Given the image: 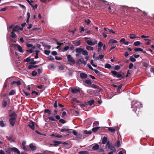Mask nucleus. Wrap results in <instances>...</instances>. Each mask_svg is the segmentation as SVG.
<instances>
[{
    "mask_svg": "<svg viewBox=\"0 0 154 154\" xmlns=\"http://www.w3.org/2000/svg\"><path fill=\"white\" fill-rule=\"evenodd\" d=\"M131 105L133 111L138 116L139 114V112H140V108L143 107L142 104L140 102L134 100L131 102Z\"/></svg>",
    "mask_w": 154,
    "mask_h": 154,
    "instance_id": "1",
    "label": "nucleus"
},
{
    "mask_svg": "<svg viewBox=\"0 0 154 154\" xmlns=\"http://www.w3.org/2000/svg\"><path fill=\"white\" fill-rule=\"evenodd\" d=\"M111 72L112 74V75L117 78H119V80H120L123 79L125 76V74L124 72H118L115 70H112Z\"/></svg>",
    "mask_w": 154,
    "mask_h": 154,
    "instance_id": "2",
    "label": "nucleus"
},
{
    "mask_svg": "<svg viewBox=\"0 0 154 154\" xmlns=\"http://www.w3.org/2000/svg\"><path fill=\"white\" fill-rule=\"evenodd\" d=\"M10 118L8 120L9 122L10 125L13 127L14 126L17 117V114L14 113L10 115Z\"/></svg>",
    "mask_w": 154,
    "mask_h": 154,
    "instance_id": "3",
    "label": "nucleus"
},
{
    "mask_svg": "<svg viewBox=\"0 0 154 154\" xmlns=\"http://www.w3.org/2000/svg\"><path fill=\"white\" fill-rule=\"evenodd\" d=\"M12 152H14L17 154H20V151L16 147L8 148L5 151V152L8 154H11Z\"/></svg>",
    "mask_w": 154,
    "mask_h": 154,
    "instance_id": "4",
    "label": "nucleus"
},
{
    "mask_svg": "<svg viewBox=\"0 0 154 154\" xmlns=\"http://www.w3.org/2000/svg\"><path fill=\"white\" fill-rule=\"evenodd\" d=\"M106 146L108 149H109L110 150L112 151L116 152V150L115 148V146H112V143L108 141L107 142V143L106 145Z\"/></svg>",
    "mask_w": 154,
    "mask_h": 154,
    "instance_id": "5",
    "label": "nucleus"
},
{
    "mask_svg": "<svg viewBox=\"0 0 154 154\" xmlns=\"http://www.w3.org/2000/svg\"><path fill=\"white\" fill-rule=\"evenodd\" d=\"M67 59L68 62H70L71 63L70 65H72L74 64L75 63V61L73 58L70 55H67Z\"/></svg>",
    "mask_w": 154,
    "mask_h": 154,
    "instance_id": "6",
    "label": "nucleus"
},
{
    "mask_svg": "<svg viewBox=\"0 0 154 154\" xmlns=\"http://www.w3.org/2000/svg\"><path fill=\"white\" fill-rule=\"evenodd\" d=\"M77 61L78 63L79 64H83L84 65H85L87 63L86 61H85L84 59L82 58L78 59Z\"/></svg>",
    "mask_w": 154,
    "mask_h": 154,
    "instance_id": "7",
    "label": "nucleus"
},
{
    "mask_svg": "<svg viewBox=\"0 0 154 154\" xmlns=\"http://www.w3.org/2000/svg\"><path fill=\"white\" fill-rule=\"evenodd\" d=\"M87 92L89 94L92 95H94L95 94L94 91L91 89H88L87 90Z\"/></svg>",
    "mask_w": 154,
    "mask_h": 154,
    "instance_id": "8",
    "label": "nucleus"
},
{
    "mask_svg": "<svg viewBox=\"0 0 154 154\" xmlns=\"http://www.w3.org/2000/svg\"><path fill=\"white\" fill-rule=\"evenodd\" d=\"M90 87H91L92 88H93L95 89H99L98 91L99 92H100V91L102 90L101 88H100L99 86H98L97 85H95L94 84H92L90 86Z\"/></svg>",
    "mask_w": 154,
    "mask_h": 154,
    "instance_id": "9",
    "label": "nucleus"
},
{
    "mask_svg": "<svg viewBox=\"0 0 154 154\" xmlns=\"http://www.w3.org/2000/svg\"><path fill=\"white\" fill-rule=\"evenodd\" d=\"M101 128L100 130H104V128L103 127H95L93 128L92 129V131L94 132H95L97 131L99 129Z\"/></svg>",
    "mask_w": 154,
    "mask_h": 154,
    "instance_id": "10",
    "label": "nucleus"
},
{
    "mask_svg": "<svg viewBox=\"0 0 154 154\" xmlns=\"http://www.w3.org/2000/svg\"><path fill=\"white\" fill-rule=\"evenodd\" d=\"M31 124H29L28 126L32 130L34 129L35 123L32 121H31Z\"/></svg>",
    "mask_w": 154,
    "mask_h": 154,
    "instance_id": "11",
    "label": "nucleus"
},
{
    "mask_svg": "<svg viewBox=\"0 0 154 154\" xmlns=\"http://www.w3.org/2000/svg\"><path fill=\"white\" fill-rule=\"evenodd\" d=\"M53 142L54 143V146H58L59 144H61L62 143V141H58L56 140H54Z\"/></svg>",
    "mask_w": 154,
    "mask_h": 154,
    "instance_id": "12",
    "label": "nucleus"
},
{
    "mask_svg": "<svg viewBox=\"0 0 154 154\" xmlns=\"http://www.w3.org/2000/svg\"><path fill=\"white\" fill-rule=\"evenodd\" d=\"M48 119H49V120H51L52 121H55V122L57 121V120L55 119L52 116L48 117L47 118H45V121L46 122H47L48 121Z\"/></svg>",
    "mask_w": 154,
    "mask_h": 154,
    "instance_id": "13",
    "label": "nucleus"
},
{
    "mask_svg": "<svg viewBox=\"0 0 154 154\" xmlns=\"http://www.w3.org/2000/svg\"><path fill=\"white\" fill-rule=\"evenodd\" d=\"M80 77L82 79H85L87 78L88 75L87 74L83 72L80 74Z\"/></svg>",
    "mask_w": 154,
    "mask_h": 154,
    "instance_id": "14",
    "label": "nucleus"
},
{
    "mask_svg": "<svg viewBox=\"0 0 154 154\" xmlns=\"http://www.w3.org/2000/svg\"><path fill=\"white\" fill-rule=\"evenodd\" d=\"M26 144V143L25 141H23L22 143V145L23 146V149L25 151H29V149H27L26 147L25 146V145Z\"/></svg>",
    "mask_w": 154,
    "mask_h": 154,
    "instance_id": "15",
    "label": "nucleus"
},
{
    "mask_svg": "<svg viewBox=\"0 0 154 154\" xmlns=\"http://www.w3.org/2000/svg\"><path fill=\"white\" fill-rule=\"evenodd\" d=\"M72 43L75 46H78L81 45V42L80 40H79L78 41H75L73 42Z\"/></svg>",
    "mask_w": 154,
    "mask_h": 154,
    "instance_id": "16",
    "label": "nucleus"
},
{
    "mask_svg": "<svg viewBox=\"0 0 154 154\" xmlns=\"http://www.w3.org/2000/svg\"><path fill=\"white\" fill-rule=\"evenodd\" d=\"M8 103L5 99H4L2 101V107L3 108H5L7 105Z\"/></svg>",
    "mask_w": 154,
    "mask_h": 154,
    "instance_id": "17",
    "label": "nucleus"
},
{
    "mask_svg": "<svg viewBox=\"0 0 154 154\" xmlns=\"http://www.w3.org/2000/svg\"><path fill=\"white\" fill-rule=\"evenodd\" d=\"M29 146L30 148L31 149L32 151H34L36 149V147L34 146L32 143H30L29 145Z\"/></svg>",
    "mask_w": 154,
    "mask_h": 154,
    "instance_id": "18",
    "label": "nucleus"
},
{
    "mask_svg": "<svg viewBox=\"0 0 154 154\" xmlns=\"http://www.w3.org/2000/svg\"><path fill=\"white\" fill-rule=\"evenodd\" d=\"M79 88L78 89H73L71 90L72 92V93L73 94H76L79 92L80 91L79 89Z\"/></svg>",
    "mask_w": 154,
    "mask_h": 154,
    "instance_id": "19",
    "label": "nucleus"
},
{
    "mask_svg": "<svg viewBox=\"0 0 154 154\" xmlns=\"http://www.w3.org/2000/svg\"><path fill=\"white\" fill-rule=\"evenodd\" d=\"M86 42L88 45L91 46L94 45L97 43V42L94 43L90 40H86Z\"/></svg>",
    "mask_w": 154,
    "mask_h": 154,
    "instance_id": "20",
    "label": "nucleus"
},
{
    "mask_svg": "<svg viewBox=\"0 0 154 154\" xmlns=\"http://www.w3.org/2000/svg\"><path fill=\"white\" fill-rule=\"evenodd\" d=\"M94 100H91L88 101V102L86 103V105L91 106L94 104Z\"/></svg>",
    "mask_w": 154,
    "mask_h": 154,
    "instance_id": "21",
    "label": "nucleus"
},
{
    "mask_svg": "<svg viewBox=\"0 0 154 154\" xmlns=\"http://www.w3.org/2000/svg\"><path fill=\"white\" fill-rule=\"evenodd\" d=\"M99 147V146L98 144H95L92 147V149L93 150H98Z\"/></svg>",
    "mask_w": 154,
    "mask_h": 154,
    "instance_id": "22",
    "label": "nucleus"
},
{
    "mask_svg": "<svg viewBox=\"0 0 154 154\" xmlns=\"http://www.w3.org/2000/svg\"><path fill=\"white\" fill-rule=\"evenodd\" d=\"M83 51V49L80 48H76L75 49V52L77 53H80L82 52Z\"/></svg>",
    "mask_w": 154,
    "mask_h": 154,
    "instance_id": "23",
    "label": "nucleus"
},
{
    "mask_svg": "<svg viewBox=\"0 0 154 154\" xmlns=\"http://www.w3.org/2000/svg\"><path fill=\"white\" fill-rule=\"evenodd\" d=\"M17 48L18 51L20 53H23V51L22 50V47L18 44H17V45L16 46V48Z\"/></svg>",
    "mask_w": 154,
    "mask_h": 154,
    "instance_id": "24",
    "label": "nucleus"
},
{
    "mask_svg": "<svg viewBox=\"0 0 154 154\" xmlns=\"http://www.w3.org/2000/svg\"><path fill=\"white\" fill-rule=\"evenodd\" d=\"M107 137H104L102 139V143L103 144H106V142H107Z\"/></svg>",
    "mask_w": 154,
    "mask_h": 154,
    "instance_id": "25",
    "label": "nucleus"
},
{
    "mask_svg": "<svg viewBox=\"0 0 154 154\" xmlns=\"http://www.w3.org/2000/svg\"><path fill=\"white\" fill-rule=\"evenodd\" d=\"M85 82L86 84L90 86L91 85V84L92 83V82L91 80L90 79L86 80Z\"/></svg>",
    "mask_w": 154,
    "mask_h": 154,
    "instance_id": "26",
    "label": "nucleus"
},
{
    "mask_svg": "<svg viewBox=\"0 0 154 154\" xmlns=\"http://www.w3.org/2000/svg\"><path fill=\"white\" fill-rule=\"evenodd\" d=\"M44 112L45 113H48L49 115H51L52 114V111L48 109H45L44 110Z\"/></svg>",
    "mask_w": 154,
    "mask_h": 154,
    "instance_id": "27",
    "label": "nucleus"
},
{
    "mask_svg": "<svg viewBox=\"0 0 154 154\" xmlns=\"http://www.w3.org/2000/svg\"><path fill=\"white\" fill-rule=\"evenodd\" d=\"M19 26L17 25L15 26L13 29L12 31L14 32H16L18 31L19 30Z\"/></svg>",
    "mask_w": 154,
    "mask_h": 154,
    "instance_id": "28",
    "label": "nucleus"
},
{
    "mask_svg": "<svg viewBox=\"0 0 154 154\" xmlns=\"http://www.w3.org/2000/svg\"><path fill=\"white\" fill-rule=\"evenodd\" d=\"M117 43L118 41L117 40H115L113 39H111L109 40V42H108V43H112V44H113V43Z\"/></svg>",
    "mask_w": 154,
    "mask_h": 154,
    "instance_id": "29",
    "label": "nucleus"
},
{
    "mask_svg": "<svg viewBox=\"0 0 154 154\" xmlns=\"http://www.w3.org/2000/svg\"><path fill=\"white\" fill-rule=\"evenodd\" d=\"M79 154H90L89 152L86 151H81L79 152Z\"/></svg>",
    "mask_w": 154,
    "mask_h": 154,
    "instance_id": "30",
    "label": "nucleus"
},
{
    "mask_svg": "<svg viewBox=\"0 0 154 154\" xmlns=\"http://www.w3.org/2000/svg\"><path fill=\"white\" fill-rule=\"evenodd\" d=\"M94 72L99 76H102V75L101 73V72L98 71L97 70L94 69Z\"/></svg>",
    "mask_w": 154,
    "mask_h": 154,
    "instance_id": "31",
    "label": "nucleus"
},
{
    "mask_svg": "<svg viewBox=\"0 0 154 154\" xmlns=\"http://www.w3.org/2000/svg\"><path fill=\"white\" fill-rule=\"evenodd\" d=\"M38 66H39L38 65H30L28 66V68L29 69H31L33 68H36V67H38Z\"/></svg>",
    "mask_w": 154,
    "mask_h": 154,
    "instance_id": "32",
    "label": "nucleus"
},
{
    "mask_svg": "<svg viewBox=\"0 0 154 154\" xmlns=\"http://www.w3.org/2000/svg\"><path fill=\"white\" fill-rule=\"evenodd\" d=\"M120 142L119 140H117L116 142V143L115 144V146H116L118 148H119L120 146Z\"/></svg>",
    "mask_w": 154,
    "mask_h": 154,
    "instance_id": "33",
    "label": "nucleus"
},
{
    "mask_svg": "<svg viewBox=\"0 0 154 154\" xmlns=\"http://www.w3.org/2000/svg\"><path fill=\"white\" fill-rule=\"evenodd\" d=\"M11 36L12 38H15L17 37V35L14 33V32L12 31Z\"/></svg>",
    "mask_w": 154,
    "mask_h": 154,
    "instance_id": "34",
    "label": "nucleus"
},
{
    "mask_svg": "<svg viewBox=\"0 0 154 154\" xmlns=\"http://www.w3.org/2000/svg\"><path fill=\"white\" fill-rule=\"evenodd\" d=\"M134 50L135 52L143 51V50L141 48H135L134 49Z\"/></svg>",
    "mask_w": 154,
    "mask_h": 154,
    "instance_id": "35",
    "label": "nucleus"
},
{
    "mask_svg": "<svg viewBox=\"0 0 154 154\" xmlns=\"http://www.w3.org/2000/svg\"><path fill=\"white\" fill-rule=\"evenodd\" d=\"M130 36H129V38L131 39H133L136 38H139L138 37H135V36L136 35L135 34H130Z\"/></svg>",
    "mask_w": 154,
    "mask_h": 154,
    "instance_id": "36",
    "label": "nucleus"
},
{
    "mask_svg": "<svg viewBox=\"0 0 154 154\" xmlns=\"http://www.w3.org/2000/svg\"><path fill=\"white\" fill-rule=\"evenodd\" d=\"M84 134H91L92 133L91 131H88L86 130H84Z\"/></svg>",
    "mask_w": 154,
    "mask_h": 154,
    "instance_id": "37",
    "label": "nucleus"
},
{
    "mask_svg": "<svg viewBox=\"0 0 154 154\" xmlns=\"http://www.w3.org/2000/svg\"><path fill=\"white\" fill-rule=\"evenodd\" d=\"M86 49L88 50H94V48L93 47H91L89 46H87L86 47Z\"/></svg>",
    "mask_w": 154,
    "mask_h": 154,
    "instance_id": "38",
    "label": "nucleus"
},
{
    "mask_svg": "<svg viewBox=\"0 0 154 154\" xmlns=\"http://www.w3.org/2000/svg\"><path fill=\"white\" fill-rule=\"evenodd\" d=\"M8 113L9 115V116L10 117V115L13 114L14 113L16 114L14 112H13L12 110H10L8 111Z\"/></svg>",
    "mask_w": 154,
    "mask_h": 154,
    "instance_id": "39",
    "label": "nucleus"
},
{
    "mask_svg": "<svg viewBox=\"0 0 154 154\" xmlns=\"http://www.w3.org/2000/svg\"><path fill=\"white\" fill-rule=\"evenodd\" d=\"M141 44V43L139 41H136L134 43V45L135 46H137Z\"/></svg>",
    "mask_w": 154,
    "mask_h": 154,
    "instance_id": "40",
    "label": "nucleus"
},
{
    "mask_svg": "<svg viewBox=\"0 0 154 154\" xmlns=\"http://www.w3.org/2000/svg\"><path fill=\"white\" fill-rule=\"evenodd\" d=\"M108 129L109 131L113 133H114L116 131V129L115 128H111L110 127H108Z\"/></svg>",
    "mask_w": 154,
    "mask_h": 154,
    "instance_id": "41",
    "label": "nucleus"
},
{
    "mask_svg": "<svg viewBox=\"0 0 154 154\" xmlns=\"http://www.w3.org/2000/svg\"><path fill=\"white\" fill-rule=\"evenodd\" d=\"M111 67V65L109 64L106 63L105 64V67L108 69H110Z\"/></svg>",
    "mask_w": 154,
    "mask_h": 154,
    "instance_id": "42",
    "label": "nucleus"
},
{
    "mask_svg": "<svg viewBox=\"0 0 154 154\" xmlns=\"http://www.w3.org/2000/svg\"><path fill=\"white\" fill-rule=\"evenodd\" d=\"M129 60L132 62H134L136 61V59L135 58L133 57L132 56L130 57Z\"/></svg>",
    "mask_w": 154,
    "mask_h": 154,
    "instance_id": "43",
    "label": "nucleus"
},
{
    "mask_svg": "<svg viewBox=\"0 0 154 154\" xmlns=\"http://www.w3.org/2000/svg\"><path fill=\"white\" fill-rule=\"evenodd\" d=\"M13 135L12 134H10L9 137H7V138L9 140H12L13 142L14 141V140H12Z\"/></svg>",
    "mask_w": 154,
    "mask_h": 154,
    "instance_id": "44",
    "label": "nucleus"
},
{
    "mask_svg": "<svg viewBox=\"0 0 154 154\" xmlns=\"http://www.w3.org/2000/svg\"><path fill=\"white\" fill-rule=\"evenodd\" d=\"M31 61L30 57H29L26 59L24 60V62H29Z\"/></svg>",
    "mask_w": 154,
    "mask_h": 154,
    "instance_id": "45",
    "label": "nucleus"
},
{
    "mask_svg": "<svg viewBox=\"0 0 154 154\" xmlns=\"http://www.w3.org/2000/svg\"><path fill=\"white\" fill-rule=\"evenodd\" d=\"M26 46L28 48H30V47H32V49H34L35 48V47L34 46L32 47L33 45L32 44H26Z\"/></svg>",
    "mask_w": 154,
    "mask_h": 154,
    "instance_id": "46",
    "label": "nucleus"
},
{
    "mask_svg": "<svg viewBox=\"0 0 154 154\" xmlns=\"http://www.w3.org/2000/svg\"><path fill=\"white\" fill-rule=\"evenodd\" d=\"M15 93V91L14 90H12L9 93V95H12L14 94Z\"/></svg>",
    "mask_w": 154,
    "mask_h": 154,
    "instance_id": "47",
    "label": "nucleus"
},
{
    "mask_svg": "<svg viewBox=\"0 0 154 154\" xmlns=\"http://www.w3.org/2000/svg\"><path fill=\"white\" fill-rule=\"evenodd\" d=\"M99 125V122L97 121H95L93 124V127L98 125Z\"/></svg>",
    "mask_w": 154,
    "mask_h": 154,
    "instance_id": "48",
    "label": "nucleus"
},
{
    "mask_svg": "<svg viewBox=\"0 0 154 154\" xmlns=\"http://www.w3.org/2000/svg\"><path fill=\"white\" fill-rule=\"evenodd\" d=\"M84 48L83 49V51H82V54L83 55H86L88 54V51L86 50H84Z\"/></svg>",
    "mask_w": 154,
    "mask_h": 154,
    "instance_id": "49",
    "label": "nucleus"
},
{
    "mask_svg": "<svg viewBox=\"0 0 154 154\" xmlns=\"http://www.w3.org/2000/svg\"><path fill=\"white\" fill-rule=\"evenodd\" d=\"M31 74L32 76H35L37 74V72L35 70H34L32 72Z\"/></svg>",
    "mask_w": 154,
    "mask_h": 154,
    "instance_id": "50",
    "label": "nucleus"
},
{
    "mask_svg": "<svg viewBox=\"0 0 154 154\" xmlns=\"http://www.w3.org/2000/svg\"><path fill=\"white\" fill-rule=\"evenodd\" d=\"M149 62L148 63L144 62H143V65L144 67H147L148 66Z\"/></svg>",
    "mask_w": 154,
    "mask_h": 154,
    "instance_id": "51",
    "label": "nucleus"
},
{
    "mask_svg": "<svg viewBox=\"0 0 154 154\" xmlns=\"http://www.w3.org/2000/svg\"><path fill=\"white\" fill-rule=\"evenodd\" d=\"M104 57V55H100L98 57H97L96 58V60L99 59H103V58Z\"/></svg>",
    "mask_w": 154,
    "mask_h": 154,
    "instance_id": "52",
    "label": "nucleus"
},
{
    "mask_svg": "<svg viewBox=\"0 0 154 154\" xmlns=\"http://www.w3.org/2000/svg\"><path fill=\"white\" fill-rule=\"evenodd\" d=\"M85 22L88 25L90 23L91 21L89 19H87L85 20Z\"/></svg>",
    "mask_w": 154,
    "mask_h": 154,
    "instance_id": "53",
    "label": "nucleus"
},
{
    "mask_svg": "<svg viewBox=\"0 0 154 154\" xmlns=\"http://www.w3.org/2000/svg\"><path fill=\"white\" fill-rule=\"evenodd\" d=\"M5 126V125L4 124L2 120L0 121V126L2 127H4Z\"/></svg>",
    "mask_w": 154,
    "mask_h": 154,
    "instance_id": "54",
    "label": "nucleus"
},
{
    "mask_svg": "<svg viewBox=\"0 0 154 154\" xmlns=\"http://www.w3.org/2000/svg\"><path fill=\"white\" fill-rule=\"evenodd\" d=\"M23 92L26 96H28L30 95V93L25 91L24 90H23L22 91Z\"/></svg>",
    "mask_w": 154,
    "mask_h": 154,
    "instance_id": "55",
    "label": "nucleus"
},
{
    "mask_svg": "<svg viewBox=\"0 0 154 154\" xmlns=\"http://www.w3.org/2000/svg\"><path fill=\"white\" fill-rule=\"evenodd\" d=\"M72 101L78 103H80L81 102L80 101L78 100L76 98H74L72 99Z\"/></svg>",
    "mask_w": 154,
    "mask_h": 154,
    "instance_id": "56",
    "label": "nucleus"
},
{
    "mask_svg": "<svg viewBox=\"0 0 154 154\" xmlns=\"http://www.w3.org/2000/svg\"><path fill=\"white\" fill-rule=\"evenodd\" d=\"M50 52V51H48L47 50H45L44 51V53L45 54L47 55H48Z\"/></svg>",
    "mask_w": 154,
    "mask_h": 154,
    "instance_id": "57",
    "label": "nucleus"
},
{
    "mask_svg": "<svg viewBox=\"0 0 154 154\" xmlns=\"http://www.w3.org/2000/svg\"><path fill=\"white\" fill-rule=\"evenodd\" d=\"M59 122L62 124H64L66 123V122L63 119H60V120L59 121Z\"/></svg>",
    "mask_w": 154,
    "mask_h": 154,
    "instance_id": "58",
    "label": "nucleus"
},
{
    "mask_svg": "<svg viewBox=\"0 0 154 154\" xmlns=\"http://www.w3.org/2000/svg\"><path fill=\"white\" fill-rule=\"evenodd\" d=\"M98 47L101 48L103 46V43L101 42H99L98 43Z\"/></svg>",
    "mask_w": 154,
    "mask_h": 154,
    "instance_id": "59",
    "label": "nucleus"
},
{
    "mask_svg": "<svg viewBox=\"0 0 154 154\" xmlns=\"http://www.w3.org/2000/svg\"><path fill=\"white\" fill-rule=\"evenodd\" d=\"M91 64L94 67H96L97 66V65L96 64H94L93 61V60H91L90 62Z\"/></svg>",
    "mask_w": 154,
    "mask_h": 154,
    "instance_id": "60",
    "label": "nucleus"
},
{
    "mask_svg": "<svg viewBox=\"0 0 154 154\" xmlns=\"http://www.w3.org/2000/svg\"><path fill=\"white\" fill-rule=\"evenodd\" d=\"M26 52H28L29 53L31 54L33 52V51L32 49H29V50H26Z\"/></svg>",
    "mask_w": 154,
    "mask_h": 154,
    "instance_id": "61",
    "label": "nucleus"
},
{
    "mask_svg": "<svg viewBox=\"0 0 154 154\" xmlns=\"http://www.w3.org/2000/svg\"><path fill=\"white\" fill-rule=\"evenodd\" d=\"M133 64L132 63H131L129 66H128V68L130 69H131L133 67Z\"/></svg>",
    "mask_w": 154,
    "mask_h": 154,
    "instance_id": "62",
    "label": "nucleus"
},
{
    "mask_svg": "<svg viewBox=\"0 0 154 154\" xmlns=\"http://www.w3.org/2000/svg\"><path fill=\"white\" fill-rule=\"evenodd\" d=\"M54 108H57V100H55L53 105Z\"/></svg>",
    "mask_w": 154,
    "mask_h": 154,
    "instance_id": "63",
    "label": "nucleus"
},
{
    "mask_svg": "<svg viewBox=\"0 0 154 154\" xmlns=\"http://www.w3.org/2000/svg\"><path fill=\"white\" fill-rule=\"evenodd\" d=\"M69 48V47L68 46H66L63 49V51H67Z\"/></svg>",
    "mask_w": 154,
    "mask_h": 154,
    "instance_id": "64",
    "label": "nucleus"
}]
</instances>
